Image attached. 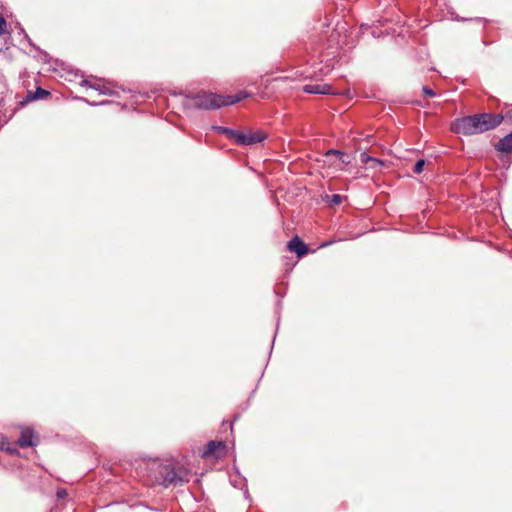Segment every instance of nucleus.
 Segmentation results:
<instances>
[{
  "instance_id": "18",
  "label": "nucleus",
  "mask_w": 512,
  "mask_h": 512,
  "mask_svg": "<svg viewBox=\"0 0 512 512\" xmlns=\"http://www.w3.org/2000/svg\"><path fill=\"white\" fill-rule=\"evenodd\" d=\"M422 91L425 96L430 97V98H432L436 95V93L428 86H424L422 88Z\"/></svg>"
},
{
  "instance_id": "12",
  "label": "nucleus",
  "mask_w": 512,
  "mask_h": 512,
  "mask_svg": "<svg viewBox=\"0 0 512 512\" xmlns=\"http://www.w3.org/2000/svg\"><path fill=\"white\" fill-rule=\"evenodd\" d=\"M249 97H251V94L245 90H240L234 95H226V106L234 105Z\"/></svg>"
},
{
  "instance_id": "4",
  "label": "nucleus",
  "mask_w": 512,
  "mask_h": 512,
  "mask_svg": "<svg viewBox=\"0 0 512 512\" xmlns=\"http://www.w3.org/2000/svg\"><path fill=\"white\" fill-rule=\"evenodd\" d=\"M267 133L260 129H230L226 128V139L231 140L235 145L252 146L263 142Z\"/></svg>"
},
{
  "instance_id": "9",
  "label": "nucleus",
  "mask_w": 512,
  "mask_h": 512,
  "mask_svg": "<svg viewBox=\"0 0 512 512\" xmlns=\"http://www.w3.org/2000/svg\"><path fill=\"white\" fill-rule=\"evenodd\" d=\"M303 90L308 94L329 95L334 94L329 84H307Z\"/></svg>"
},
{
  "instance_id": "1",
  "label": "nucleus",
  "mask_w": 512,
  "mask_h": 512,
  "mask_svg": "<svg viewBox=\"0 0 512 512\" xmlns=\"http://www.w3.org/2000/svg\"><path fill=\"white\" fill-rule=\"evenodd\" d=\"M501 123L502 117L484 112L455 119L451 130L456 134L471 136L493 130Z\"/></svg>"
},
{
  "instance_id": "8",
  "label": "nucleus",
  "mask_w": 512,
  "mask_h": 512,
  "mask_svg": "<svg viewBox=\"0 0 512 512\" xmlns=\"http://www.w3.org/2000/svg\"><path fill=\"white\" fill-rule=\"evenodd\" d=\"M288 250L296 253L298 257H302L307 254L308 246L298 237L292 238L288 242Z\"/></svg>"
},
{
  "instance_id": "13",
  "label": "nucleus",
  "mask_w": 512,
  "mask_h": 512,
  "mask_svg": "<svg viewBox=\"0 0 512 512\" xmlns=\"http://www.w3.org/2000/svg\"><path fill=\"white\" fill-rule=\"evenodd\" d=\"M49 95H50L49 91L38 87L34 93H32V92L28 93L27 100L32 101V100H37V99H44V98L48 97Z\"/></svg>"
},
{
  "instance_id": "6",
  "label": "nucleus",
  "mask_w": 512,
  "mask_h": 512,
  "mask_svg": "<svg viewBox=\"0 0 512 512\" xmlns=\"http://www.w3.org/2000/svg\"><path fill=\"white\" fill-rule=\"evenodd\" d=\"M81 86L88 87L98 91L103 95H118V87L112 82L103 79H84L81 82Z\"/></svg>"
},
{
  "instance_id": "14",
  "label": "nucleus",
  "mask_w": 512,
  "mask_h": 512,
  "mask_svg": "<svg viewBox=\"0 0 512 512\" xmlns=\"http://www.w3.org/2000/svg\"><path fill=\"white\" fill-rule=\"evenodd\" d=\"M494 116L502 117V122L512 124V109L506 110L504 113L494 114Z\"/></svg>"
},
{
  "instance_id": "10",
  "label": "nucleus",
  "mask_w": 512,
  "mask_h": 512,
  "mask_svg": "<svg viewBox=\"0 0 512 512\" xmlns=\"http://www.w3.org/2000/svg\"><path fill=\"white\" fill-rule=\"evenodd\" d=\"M17 446H18L17 441L15 443H13L7 437L1 438V441H0V450L1 451H5L6 453H8L9 455H12V456H18L19 450H18Z\"/></svg>"
},
{
  "instance_id": "24",
  "label": "nucleus",
  "mask_w": 512,
  "mask_h": 512,
  "mask_svg": "<svg viewBox=\"0 0 512 512\" xmlns=\"http://www.w3.org/2000/svg\"><path fill=\"white\" fill-rule=\"evenodd\" d=\"M87 102H88L90 105H98V103H92V102H89V101H87ZM103 104H105V102H104V101L99 102V105H103Z\"/></svg>"
},
{
  "instance_id": "15",
  "label": "nucleus",
  "mask_w": 512,
  "mask_h": 512,
  "mask_svg": "<svg viewBox=\"0 0 512 512\" xmlns=\"http://www.w3.org/2000/svg\"><path fill=\"white\" fill-rule=\"evenodd\" d=\"M331 155H336L339 157L340 161L342 163H347L346 160L344 159L345 157V154L339 150H335V149H331V150H328L327 153H326V156H331Z\"/></svg>"
},
{
  "instance_id": "23",
  "label": "nucleus",
  "mask_w": 512,
  "mask_h": 512,
  "mask_svg": "<svg viewBox=\"0 0 512 512\" xmlns=\"http://www.w3.org/2000/svg\"><path fill=\"white\" fill-rule=\"evenodd\" d=\"M57 495H58V497L62 498V497H64L66 495V491L65 490L58 491Z\"/></svg>"
},
{
  "instance_id": "16",
  "label": "nucleus",
  "mask_w": 512,
  "mask_h": 512,
  "mask_svg": "<svg viewBox=\"0 0 512 512\" xmlns=\"http://www.w3.org/2000/svg\"><path fill=\"white\" fill-rule=\"evenodd\" d=\"M424 165H425L424 160H422V159L418 160L413 167V172L416 174L421 173L423 171Z\"/></svg>"
},
{
  "instance_id": "21",
  "label": "nucleus",
  "mask_w": 512,
  "mask_h": 512,
  "mask_svg": "<svg viewBox=\"0 0 512 512\" xmlns=\"http://www.w3.org/2000/svg\"><path fill=\"white\" fill-rule=\"evenodd\" d=\"M361 157H362V161H363V162H368V161H378L376 158L369 157V156H367L365 153H362V154H361Z\"/></svg>"
},
{
  "instance_id": "3",
  "label": "nucleus",
  "mask_w": 512,
  "mask_h": 512,
  "mask_svg": "<svg viewBox=\"0 0 512 512\" xmlns=\"http://www.w3.org/2000/svg\"><path fill=\"white\" fill-rule=\"evenodd\" d=\"M182 104L185 109L212 110L224 105V97L212 92L199 91L185 95Z\"/></svg>"
},
{
  "instance_id": "7",
  "label": "nucleus",
  "mask_w": 512,
  "mask_h": 512,
  "mask_svg": "<svg viewBox=\"0 0 512 512\" xmlns=\"http://www.w3.org/2000/svg\"><path fill=\"white\" fill-rule=\"evenodd\" d=\"M199 453L205 460L219 459L224 456V441H209Z\"/></svg>"
},
{
  "instance_id": "2",
  "label": "nucleus",
  "mask_w": 512,
  "mask_h": 512,
  "mask_svg": "<svg viewBox=\"0 0 512 512\" xmlns=\"http://www.w3.org/2000/svg\"><path fill=\"white\" fill-rule=\"evenodd\" d=\"M154 483L165 488L182 486L190 481L191 471L177 462L153 463L150 469Z\"/></svg>"
},
{
  "instance_id": "19",
  "label": "nucleus",
  "mask_w": 512,
  "mask_h": 512,
  "mask_svg": "<svg viewBox=\"0 0 512 512\" xmlns=\"http://www.w3.org/2000/svg\"><path fill=\"white\" fill-rule=\"evenodd\" d=\"M210 132H216L219 134H224V126H211L209 129Z\"/></svg>"
},
{
  "instance_id": "5",
  "label": "nucleus",
  "mask_w": 512,
  "mask_h": 512,
  "mask_svg": "<svg viewBox=\"0 0 512 512\" xmlns=\"http://www.w3.org/2000/svg\"><path fill=\"white\" fill-rule=\"evenodd\" d=\"M20 436L17 439V445L20 448H34L40 443L39 433L28 425H20L18 427Z\"/></svg>"
},
{
  "instance_id": "11",
  "label": "nucleus",
  "mask_w": 512,
  "mask_h": 512,
  "mask_svg": "<svg viewBox=\"0 0 512 512\" xmlns=\"http://www.w3.org/2000/svg\"><path fill=\"white\" fill-rule=\"evenodd\" d=\"M497 151L509 153L512 151V131L501 138L495 145Z\"/></svg>"
},
{
  "instance_id": "17",
  "label": "nucleus",
  "mask_w": 512,
  "mask_h": 512,
  "mask_svg": "<svg viewBox=\"0 0 512 512\" xmlns=\"http://www.w3.org/2000/svg\"><path fill=\"white\" fill-rule=\"evenodd\" d=\"M7 22L3 15L0 13V36L6 33Z\"/></svg>"
},
{
  "instance_id": "20",
  "label": "nucleus",
  "mask_w": 512,
  "mask_h": 512,
  "mask_svg": "<svg viewBox=\"0 0 512 512\" xmlns=\"http://www.w3.org/2000/svg\"><path fill=\"white\" fill-rule=\"evenodd\" d=\"M331 202L338 205L342 202V197L339 194H333L331 197Z\"/></svg>"
},
{
  "instance_id": "22",
  "label": "nucleus",
  "mask_w": 512,
  "mask_h": 512,
  "mask_svg": "<svg viewBox=\"0 0 512 512\" xmlns=\"http://www.w3.org/2000/svg\"><path fill=\"white\" fill-rule=\"evenodd\" d=\"M205 141L206 143H212V135L210 132L206 133Z\"/></svg>"
}]
</instances>
